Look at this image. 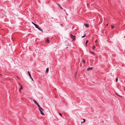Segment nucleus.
<instances>
[{
	"label": "nucleus",
	"instance_id": "1",
	"mask_svg": "<svg viewBox=\"0 0 125 125\" xmlns=\"http://www.w3.org/2000/svg\"><path fill=\"white\" fill-rule=\"evenodd\" d=\"M38 107V109L40 110V113L42 115H44V114L43 113V112L42 111H43L44 110L43 109L41 108L40 106H39Z\"/></svg>",
	"mask_w": 125,
	"mask_h": 125
},
{
	"label": "nucleus",
	"instance_id": "2",
	"mask_svg": "<svg viewBox=\"0 0 125 125\" xmlns=\"http://www.w3.org/2000/svg\"><path fill=\"white\" fill-rule=\"evenodd\" d=\"M34 26H35L36 28H37L39 30L42 31V32H43L42 30L39 27V26L38 25H37V24H34Z\"/></svg>",
	"mask_w": 125,
	"mask_h": 125
},
{
	"label": "nucleus",
	"instance_id": "3",
	"mask_svg": "<svg viewBox=\"0 0 125 125\" xmlns=\"http://www.w3.org/2000/svg\"><path fill=\"white\" fill-rule=\"evenodd\" d=\"M70 37L72 38H73V40H72L73 41H74L75 40V36H74L72 34H71L70 35Z\"/></svg>",
	"mask_w": 125,
	"mask_h": 125
},
{
	"label": "nucleus",
	"instance_id": "4",
	"mask_svg": "<svg viewBox=\"0 0 125 125\" xmlns=\"http://www.w3.org/2000/svg\"><path fill=\"white\" fill-rule=\"evenodd\" d=\"M33 101L34 102V103L37 105L38 107H39V106H40L39 104L37 103L35 100L33 99Z\"/></svg>",
	"mask_w": 125,
	"mask_h": 125
},
{
	"label": "nucleus",
	"instance_id": "5",
	"mask_svg": "<svg viewBox=\"0 0 125 125\" xmlns=\"http://www.w3.org/2000/svg\"><path fill=\"white\" fill-rule=\"evenodd\" d=\"M28 75L30 76V78L31 79V80H32V81H33V79L31 77V74L30 73V72H29V71H28Z\"/></svg>",
	"mask_w": 125,
	"mask_h": 125
},
{
	"label": "nucleus",
	"instance_id": "6",
	"mask_svg": "<svg viewBox=\"0 0 125 125\" xmlns=\"http://www.w3.org/2000/svg\"><path fill=\"white\" fill-rule=\"evenodd\" d=\"M23 88V87L22 86H21V87L19 89V91L20 93H21V90Z\"/></svg>",
	"mask_w": 125,
	"mask_h": 125
},
{
	"label": "nucleus",
	"instance_id": "7",
	"mask_svg": "<svg viewBox=\"0 0 125 125\" xmlns=\"http://www.w3.org/2000/svg\"><path fill=\"white\" fill-rule=\"evenodd\" d=\"M93 69V68L92 67H91V68H88L86 70L87 71H89L90 70H92Z\"/></svg>",
	"mask_w": 125,
	"mask_h": 125
},
{
	"label": "nucleus",
	"instance_id": "8",
	"mask_svg": "<svg viewBox=\"0 0 125 125\" xmlns=\"http://www.w3.org/2000/svg\"><path fill=\"white\" fill-rule=\"evenodd\" d=\"M84 25L86 27H87V28H88L89 27V25L88 24H86L84 23Z\"/></svg>",
	"mask_w": 125,
	"mask_h": 125
},
{
	"label": "nucleus",
	"instance_id": "9",
	"mask_svg": "<svg viewBox=\"0 0 125 125\" xmlns=\"http://www.w3.org/2000/svg\"><path fill=\"white\" fill-rule=\"evenodd\" d=\"M58 6L61 9H62V7L61 6L59 5V4H58Z\"/></svg>",
	"mask_w": 125,
	"mask_h": 125
},
{
	"label": "nucleus",
	"instance_id": "10",
	"mask_svg": "<svg viewBox=\"0 0 125 125\" xmlns=\"http://www.w3.org/2000/svg\"><path fill=\"white\" fill-rule=\"evenodd\" d=\"M46 42L48 43L49 42V40L48 39H46Z\"/></svg>",
	"mask_w": 125,
	"mask_h": 125
},
{
	"label": "nucleus",
	"instance_id": "11",
	"mask_svg": "<svg viewBox=\"0 0 125 125\" xmlns=\"http://www.w3.org/2000/svg\"><path fill=\"white\" fill-rule=\"evenodd\" d=\"M49 71V69L48 68H47L46 70V73H47Z\"/></svg>",
	"mask_w": 125,
	"mask_h": 125
},
{
	"label": "nucleus",
	"instance_id": "12",
	"mask_svg": "<svg viewBox=\"0 0 125 125\" xmlns=\"http://www.w3.org/2000/svg\"><path fill=\"white\" fill-rule=\"evenodd\" d=\"M88 42V40H86V43H85L86 46H87V43Z\"/></svg>",
	"mask_w": 125,
	"mask_h": 125
},
{
	"label": "nucleus",
	"instance_id": "13",
	"mask_svg": "<svg viewBox=\"0 0 125 125\" xmlns=\"http://www.w3.org/2000/svg\"><path fill=\"white\" fill-rule=\"evenodd\" d=\"M83 120H84V121L81 122V123H84L85 122V120L84 119H83Z\"/></svg>",
	"mask_w": 125,
	"mask_h": 125
},
{
	"label": "nucleus",
	"instance_id": "14",
	"mask_svg": "<svg viewBox=\"0 0 125 125\" xmlns=\"http://www.w3.org/2000/svg\"><path fill=\"white\" fill-rule=\"evenodd\" d=\"M95 46L94 45L92 47V49H93L94 50L95 49Z\"/></svg>",
	"mask_w": 125,
	"mask_h": 125
},
{
	"label": "nucleus",
	"instance_id": "15",
	"mask_svg": "<svg viewBox=\"0 0 125 125\" xmlns=\"http://www.w3.org/2000/svg\"><path fill=\"white\" fill-rule=\"evenodd\" d=\"M90 52L91 53H92V54H94V55H95V53L94 52H92L91 51H90Z\"/></svg>",
	"mask_w": 125,
	"mask_h": 125
},
{
	"label": "nucleus",
	"instance_id": "16",
	"mask_svg": "<svg viewBox=\"0 0 125 125\" xmlns=\"http://www.w3.org/2000/svg\"><path fill=\"white\" fill-rule=\"evenodd\" d=\"M115 81H116V82H117L118 81V78H116V80H115Z\"/></svg>",
	"mask_w": 125,
	"mask_h": 125
},
{
	"label": "nucleus",
	"instance_id": "17",
	"mask_svg": "<svg viewBox=\"0 0 125 125\" xmlns=\"http://www.w3.org/2000/svg\"><path fill=\"white\" fill-rule=\"evenodd\" d=\"M84 35H83V36L82 37V38L86 36V35L85 34H84Z\"/></svg>",
	"mask_w": 125,
	"mask_h": 125
},
{
	"label": "nucleus",
	"instance_id": "18",
	"mask_svg": "<svg viewBox=\"0 0 125 125\" xmlns=\"http://www.w3.org/2000/svg\"><path fill=\"white\" fill-rule=\"evenodd\" d=\"M112 29H113L114 28V26L113 25L111 26Z\"/></svg>",
	"mask_w": 125,
	"mask_h": 125
},
{
	"label": "nucleus",
	"instance_id": "19",
	"mask_svg": "<svg viewBox=\"0 0 125 125\" xmlns=\"http://www.w3.org/2000/svg\"><path fill=\"white\" fill-rule=\"evenodd\" d=\"M83 62H84V63H85V61L84 60H82Z\"/></svg>",
	"mask_w": 125,
	"mask_h": 125
},
{
	"label": "nucleus",
	"instance_id": "20",
	"mask_svg": "<svg viewBox=\"0 0 125 125\" xmlns=\"http://www.w3.org/2000/svg\"><path fill=\"white\" fill-rule=\"evenodd\" d=\"M31 23H32L34 25V24H35L34 23H33V22H31Z\"/></svg>",
	"mask_w": 125,
	"mask_h": 125
},
{
	"label": "nucleus",
	"instance_id": "21",
	"mask_svg": "<svg viewBox=\"0 0 125 125\" xmlns=\"http://www.w3.org/2000/svg\"><path fill=\"white\" fill-rule=\"evenodd\" d=\"M77 72H76V73H75V77H76V75L77 74Z\"/></svg>",
	"mask_w": 125,
	"mask_h": 125
},
{
	"label": "nucleus",
	"instance_id": "22",
	"mask_svg": "<svg viewBox=\"0 0 125 125\" xmlns=\"http://www.w3.org/2000/svg\"><path fill=\"white\" fill-rule=\"evenodd\" d=\"M59 114L61 116H62V114H61V113H59Z\"/></svg>",
	"mask_w": 125,
	"mask_h": 125
},
{
	"label": "nucleus",
	"instance_id": "23",
	"mask_svg": "<svg viewBox=\"0 0 125 125\" xmlns=\"http://www.w3.org/2000/svg\"><path fill=\"white\" fill-rule=\"evenodd\" d=\"M19 84L20 86L21 87V86H22L21 84L20 83H19Z\"/></svg>",
	"mask_w": 125,
	"mask_h": 125
},
{
	"label": "nucleus",
	"instance_id": "24",
	"mask_svg": "<svg viewBox=\"0 0 125 125\" xmlns=\"http://www.w3.org/2000/svg\"><path fill=\"white\" fill-rule=\"evenodd\" d=\"M116 94H117V95H118V96H120L121 97V96H120V95H119L118 94H117V93H116Z\"/></svg>",
	"mask_w": 125,
	"mask_h": 125
},
{
	"label": "nucleus",
	"instance_id": "25",
	"mask_svg": "<svg viewBox=\"0 0 125 125\" xmlns=\"http://www.w3.org/2000/svg\"><path fill=\"white\" fill-rule=\"evenodd\" d=\"M97 42V40H96L95 41V42Z\"/></svg>",
	"mask_w": 125,
	"mask_h": 125
},
{
	"label": "nucleus",
	"instance_id": "26",
	"mask_svg": "<svg viewBox=\"0 0 125 125\" xmlns=\"http://www.w3.org/2000/svg\"><path fill=\"white\" fill-rule=\"evenodd\" d=\"M108 24H107L106 25V26H107L108 25Z\"/></svg>",
	"mask_w": 125,
	"mask_h": 125
}]
</instances>
